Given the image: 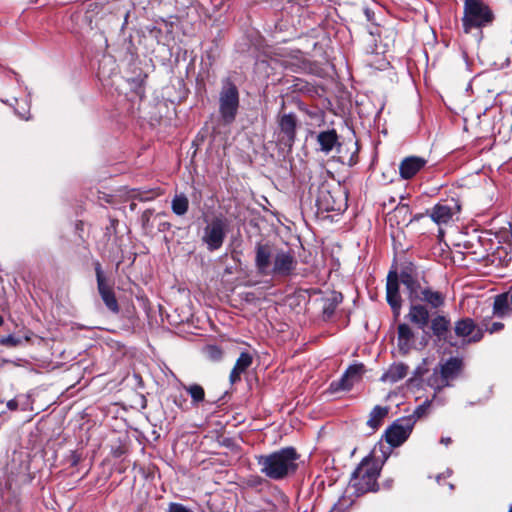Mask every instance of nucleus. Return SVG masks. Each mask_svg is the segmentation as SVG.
<instances>
[{
    "label": "nucleus",
    "mask_w": 512,
    "mask_h": 512,
    "mask_svg": "<svg viewBox=\"0 0 512 512\" xmlns=\"http://www.w3.org/2000/svg\"><path fill=\"white\" fill-rule=\"evenodd\" d=\"M399 280L408 291L410 302L425 301L433 308L441 307L444 304V296L440 292L422 287L409 272L403 271L398 276L397 272L391 271L387 276L386 296L389 305L397 315L400 313L402 306Z\"/></svg>",
    "instance_id": "obj_1"
},
{
    "label": "nucleus",
    "mask_w": 512,
    "mask_h": 512,
    "mask_svg": "<svg viewBox=\"0 0 512 512\" xmlns=\"http://www.w3.org/2000/svg\"><path fill=\"white\" fill-rule=\"evenodd\" d=\"M298 455L294 448H283L268 455L258 457L260 471L270 479L279 480L294 473Z\"/></svg>",
    "instance_id": "obj_2"
},
{
    "label": "nucleus",
    "mask_w": 512,
    "mask_h": 512,
    "mask_svg": "<svg viewBox=\"0 0 512 512\" xmlns=\"http://www.w3.org/2000/svg\"><path fill=\"white\" fill-rule=\"evenodd\" d=\"M379 473L380 468L377 462L372 458H364L354 471L350 485L359 494L376 491L378 488L377 479Z\"/></svg>",
    "instance_id": "obj_3"
},
{
    "label": "nucleus",
    "mask_w": 512,
    "mask_h": 512,
    "mask_svg": "<svg viewBox=\"0 0 512 512\" xmlns=\"http://www.w3.org/2000/svg\"><path fill=\"white\" fill-rule=\"evenodd\" d=\"M238 108V89L230 81H225L219 94V112L222 120L227 124L232 123L235 120Z\"/></svg>",
    "instance_id": "obj_4"
},
{
    "label": "nucleus",
    "mask_w": 512,
    "mask_h": 512,
    "mask_svg": "<svg viewBox=\"0 0 512 512\" xmlns=\"http://www.w3.org/2000/svg\"><path fill=\"white\" fill-rule=\"evenodd\" d=\"M462 361L458 358H450L439 369H435L428 378L427 384L435 390L449 386L450 381L454 380L460 373Z\"/></svg>",
    "instance_id": "obj_5"
},
{
    "label": "nucleus",
    "mask_w": 512,
    "mask_h": 512,
    "mask_svg": "<svg viewBox=\"0 0 512 512\" xmlns=\"http://www.w3.org/2000/svg\"><path fill=\"white\" fill-rule=\"evenodd\" d=\"M489 8L478 0H465V17L463 19L465 31L471 27H480L492 21Z\"/></svg>",
    "instance_id": "obj_6"
},
{
    "label": "nucleus",
    "mask_w": 512,
    "mask_h": 512,
    "mask_svg": "<svg viewBox=\"0 0 512 512\" xmlns=\"http://www.w3.org/2000/svg\"><path fill=\"white\" fill-rule=\"evenodd\" d=\"M228 223L223 218H214L204 228L202 241L206 244L208 250L214 251L219 249L226 237Z\"/></svg>",
    "instance_id": "obj_7"
},
{
    "label": "nucleus",
    "mask_w": 512,
    "mask_h": 512,
    "mask_svg": "<svg viewBox=\"0 0 512 512\" xmlns=\"http://www.w3.org/2000/svg\"><path fill=\"white\" fill-rule=\"evenodd\" d=\"M414 424L412 418L397 420L386 430V441L394 447L400 446L411 434Z\"/></svg>",
    "instance_id": "obj_8"
},
{
    "label": "nucleus",
    "mask_w": 512,
    "mask_h": 512,
    "mask_svg": "<svg viewBox=\"0 0 512 512\" xmlns=\"http://www.w3.org/2000/svg\"><path fill=\"white\" fill-rule=\"evenodd\" d=\"M96 278H97V287L98 292L105 303L106 307L113 313L119 312V306L117 299L115 297L114 291L112 287L106 282V279L103 275L102 269L98 264L96 266Z\"/></svg>",
    "instance_id": "obj_9"
},
{
    "label": "nucleus",
    "mask_w": 512,
    "mask_h": 512,
    "mask_svg": "<svg viewBox=\"0 0 512 512\" xmlns=\"http://www.w3.org/2000/svg\"><path fill=\"white\" fill-rule=\"evenodd\" d=\"M459 210L460 205L454 200L450 203H439L432 208L430 217L436 224L443 225L449 223Z\"/></svg>",
    "instance_id": "obj_10"
},
{
    "label": "nucleus",
    "mask_w": 512,
    "mask_h": 512,
    "mask_svg": "<svg viewBox=\"0 0 512 512\" xmlns=\"http://www.w3.org/2000/svg\"><path fill=\"white\" fill-rule=\"evenodd\" d=\"M364 373V366L362 364H356L350 366L342 378L338 382L331 383V389L337 390H350L353 385L360 381Z\"/></svg>",
    "instance_id": "obj_11"
},
{
    "label": "nucleus",
    "mask_w": 512,
    "mask_h": 512,
    "mask_svg": "<svg viewBox=\"0 0 512 512\" xmlns=\"http://www.w3.org/2000/svg\"><path fill=\"white\" fill-rule=\"evenodd\" d=\"M455 334L467 342H476L482 338V332L476 327L473 320L461 319L455 323Z\"/></svg>",
    "instance_id": "obj_12"
},
{
    "label": "nucleus",
    "mask_w": 512,
    "mask_h": 512,
    "mask_svg": "<svg viewBox=\"0 0 512 512\" xmlns=\"http://www.w3.org/2000/svg\"><path fill=\"white\" fill-rule=\"evenodd\" d=\"M295 265L296 261L291 253L279 251L274 255V266L271 273L285 276L294 270Z\"/></svg>",
    "instance_id": "obj_13"
},
{
    "label": "nucleus",
    "mask_w": 512,
    "mask_h": 512,
    "mask_svg": "<svg viewBox=\"0 0 512 512\" xmlns=\"http://www.w3.org/2000/svg\"><path fill=\"white\" fill-rule=\"evenodd\" d=\"M272 248L267 244H258L256 247L255 264L261 274L271 273Z\"/></svg>",
    "instance_id": "obj_14"
},
{
    "label": "nucleus",
    "mask_w": 512,
    "mask_h": 512,
    "mask_svg": "<svg viewBox=\"0 0 512 512\" xmlns=\"http://www.w3.org/2000/svg\"><path fill=\"white\" fill-rule=\"evenodd\" d=\"M426 164L422 157L410 156L402 160L399 165V173L403 179H410L415 176Z\"/></svg>",
    "instance_id": "obj_15"
},
{
    "label": "nucleus",
    "mask_w": 512,
    "mask_h": 512,
    "mask_svg": "<svg viewBox=\"0 0 512 512\" xmlns=\"http://www.w3.org/2000/svg\"><path fill=\"white\" fill-rule=\"evenodd\" d=\"M406 318L418 328L424 329L429 322V312L423 305L411 302Z\"/></svg>",
    "instance_id": "obj_16"
},
{
    "label": "nucleus",
    "mask_w": 512,
    "mask_h": 512,
    "mask_svg": "<svg viewBox=\"0 0 512 512\" xmlns=\"http://www.w3.org/2000/svg\"><path fill=\"white\" fill-rule=\"evenodd\" d=\"M252 361L253 357L248 352H242L240 354L229 376L232 384L240 380L241 374L251 366Z\"/></svg>",
    "instance_id": "obj_17"
},
{
    "label": "nucleus",
    "mask_w": 512,
    "mask_h": 512,
    "mask_svg": "<svg viewBox=\"0 0 512 512\" xmlns=\"http://www.w3.org/2000/svg\"><path fill=\"white\" fill-rule=\"evenodd\" d=\"M414 333L411 327L402 323L398 326V347L403 353H407L413 345Z\"/></svg>",
    "instance_id": "obj_18"
},
{
    "label": "nucleus",
    "mask_w": 512,
    "mask_h": 512,
    "mask_svg": "<svg viewBox=\"0 0 512 512\" xmlns=\"http://www.w3.org/2000/svg\"><path fill=\"white\" fill-rule=\"evenodd\" d=\"M407 374L408 366L403 363H395L381 376V381L393 384L402 380Z\"/></svg>",
    "instance_id": "obj_19"
},
{
    "label": "nucleus",
    "mask_w": 512,
    "mask_h": 512,
    "mask_svg": "<svg viewBox=\"0 0 512 512\" xmlns=\"http://www.w3.org/2000/svg\"><path fill=\"white\" fill-rule=\"evenodd\" d=\"M320 150L325 154L330 153L338 144V136L335 130L322 131L317 135Z\"/></svg>",
    "instance_id": "obj_20"
},
{
    "label": "nucleus",
    "mask_w": 512,
    "mask_h": 512,
    "mask_svg": "<svg viewBox=\"0 0 512 512\" xmlns=\"http://www.w3.org/2000/svg\"><path fill=\"white\" fill-rule=\"evenodd\" d=\"M279 127L286 140L292 143L295 139L296 117L293 114L283 115L279 120Z\"/></svg>",
    "instance_id": "obj_21"
},
{
    "label": "nucleus",
    "mask_w": 512,
    "mask_h": 512,
    "mask_svg": "<svg viewBox=\"0 0 512 512\" xmlns=\"http://www.w3.org/2000/svg\"><path fill=\"white\" fill-rule=\"evenodd\" d=\"M509 298L507 293L497 295L494 300L493 312L496 316L503 317L510 311Z\"/></svg>",
    "instance_id": "obj_22"
},
{
    "label": "nucleus",
    "mask_w": 512,
    "mask_h": 512,
    "mask_svg": "<svg viewBox=\"0 0 512 512\" xmlns=\"http://www.w3.org/2000/svg\"><path fill=\"white\" fill-rule=\"evenodd\" d=\"M387 414V407L375 406L369 415L367 425L373 430H376L381 425L382 420L385 418Z\"/></svg>",
    "instance_id": "obj_23"
},
{
    "label": "nucleus",
    "mask_w": 512,
    "mask_h": 512,
    "mask_svg": "<svg viewBox=\"0 0 512 512\" xmlns=\"http://www.w3.org/2000/svg\"><path fill=\"white\" fill-rule=\"evenodd\" d=\"M450 326L449 320L444 316H437L432 320L431 329L438 337L444 336Z\"/></svg>",
    "instance_id": "obj_24"
},
{
    "label": "nucleus",
    "mask_w": 512,
    "mask_h": 512,
    "mask_svg": "<svg viewBox=\"0 0 512 512\" xmlns=\"http://www.w3.org/2000/svg\"><path fill=\"white\" fill-rule=\"evenodd\" d=\"M188 198L183 195H176L172 200V210L176 215H184L188 210Z\"/></svg>",
    "instance_id": "obj_25"
},
{
    "label": "nucleus",
    "mask_w": 512,
    "mask_h": 512,
    "mask_svg": "<svg viewBox=\"0 0 512 512\" xmlns=\"http://www.w3.org/2000/svg\"><path fill=\"white\" fill-rule=\"evenodd\" d=\"M30 339H31V336L29 333H27L23 338L16 337L13 335H8V336L0 338V344L4 345V346H9V347H16V346L21 345L23 343V341L29 342Z\"/></svg>",
    "instance_id": "obj_26"
},
{
    "label": "nucleus",
    "mask_w": 512,
    "mask_h": 512,
    "mask_svg": "<svg viewBox=\"0 0 512 512\" xmlns=\"http://www.w3.org/2000/svg\"><path fill=\"white\" fill-rule=\"evenodd\" d=\"M185 390L191 396L195 404H198L199 402H202L204 400L205 392L202 386L198 384H193L185 386Z\"/></svg>",
    "instance_id": "obj_27"
},
{
    "label": "nucleus",
    "mask_w": 512,
    "mask_h": 512,
    "mask_svg": "<svg viewBox=\"0 0 512 512\" xmlns=\"http://www.w3.org/2000/svg\"><path fill=\"white\" fill-rule=\"evenodd\" d=\"M127 81L131 85L132 90H134L138 95L142 94L141 86L144 81V76H142L141 73L137 75V78H129Z\"/></svg>",
    "instance_id": "obj_28"
},
{
    "label": "nucleus",
    "mask_w": 512,
    "mask_h": 512,
    "mask_svg": "<svg viewBox=\"0 0 512 512\" xmlns=\"http://www.w3.org/2000/svg\"><path fill=\"white\" fill-rule=\"evenodd\" d=\"M431 405V402L430 401H425L423 404L419 405L413 412V414L411 416H409L408 418H412L414 419L415 421L419 418H421L423 415L426 414L427 410L429 409Z\"/></svg>",
    "instance_id": "obj_29"
},
{
    "label": "nucleus",
    "mask_w": 512,
    "mask_h": 512,
    "mask_svg": "<svg viewBox=\"0 0 512 512\" xmlns=\"http://www.w3.org/2000/svg\"><path fill=\"white\" fill-rule=\"evenodd\" d=\"M207 352H208L209 356H210L212 359H215V360L219 359V358L221 357V354H222V353H221V350H220V349H218V348H217V347H215V346H209V347L207 348Z\"/></svg>",
    "instance_id": "obj_30"
},
{
    "label": "nucleus",
    "mask_w": 512,
    "mask_h": 512,
    "mask_svg": "<svg viewBox=\"0 0 512 512\" xmlns=\"http://www.w3.org/2000/svg\"><path fill=\"white\" fill-rule=\"evenodd\" d=\"M162 194V191L160 189H154L148 193V195L143 200H151L154 199Z\"/></svg>",
    "instance_id": "obj_31"
},
{
    "label": "nucleus",
    "mask_w": 512,
    "mask_h": 512,
    "mask_svg": "<svg viewBox=\"0 0 512 512\" xmlns=\"http://www.w3.org/2000/svg\"><path fill=\"white\" fill-rule=\"evenodd\" d=\"M503 328V324L500 322H495L492 324L491 328L489 329L490 333H494L496 331H499Z\"/></svg>",
    "instance_id": "obj_32"
},
{
    "label": "nucleus",
    "mask_w": 512,
    "mask_h": 512,
    "mask_svg": "<svg viewBox=\"0 0 512 512\" xmlns=\"http://www.w3.org/2000/svg\"><path fill=\"white\" fill-rule=\"evenodd\" d=\"M18 407V402L16 399H11L7 402V408L10 410H16Z\"/></svg>",
    "instance_id": "obj_33"
},
{
    "label": "nucleus",
    "mask_w": 512,
    "mask_h": 512,
    "mask_svg": "<svg viewBox=\"0 0 512 512\" xmlns=\"http://www.w3.org/2000/svg\"><path fill=\"white\" fill-rule=\"evenodd\" d=\"M325 209H326V210H339V209H340V207H336L334 204H329V203H327V204L325 205Z\"/></svg>",
    "instance_id": "obj_34"
},
{
    "label": "nucleus",
    "mask_w": 512,
    "mask_h": 512,
    "mask_svg": "<svg viewBox=\"0 0 512 512\" xmlns=\"http://www.w3.org/2000/svg\"><path fill=\"white\" fill-rule=\"evenodd\" d=\"M440 442L447 446L451 443V438L450 437H442Z\"/></svg>",
    "instance_id": "obj_35"
},
{
    "label": "nucleus",
    "mask_w": 512,
    "mask_h": 512,
    "mask_svg": "<svg viewBox=\"0 0 512 512\" xmlns=\"http://www.w3.org/2000/svg\"><path fill=\"white\" fill-rule=\"evenodd\" d=\"M329 512H342V511L336 507H333Z\"/></svg>",
    "instance_id": "obj_36"
},
{
    "label": "nucleus",
    "mask_w": 512,
    "mask_h": 512,
    "mask_svg": "<svg viewBox=\"0 0 512 512\" xmlns=\"http://www.w3.org/2000/svg\"><path fill=\"white\" fill-rule=\"evenodd\" d=\"M420 374H421L420 370L417 369L416 372H415V375H420Z\"/></svg>",
    "instance_id": "obj_37"
},
{
    "label": "nucleus",
    "mask_w": 512,
    "mask_h": 512,
    "mask_svg": "<svg viewBox=\"0 0 512 512\" xmlns=\"http://www.w3.org/2000/svg\"><path fill=\"white\" fill-rule=\"evenodd\" d=\"M3 324V318L0 316V326Z\"/></svg>",
    "instance_id": "obj_38"
},
{
    "label": "nucleus",
    "mask_w": 512,
    "mask_h": 512,
    "mask_svg": "<svg viewBox=\"0 0 512 512\" xmlns=\"http://www.w3.org/2000/svg\"><path fill=\"white\" fill-rule=\"evenodd\" d=\"M509 512H512V507L510 508Z\"/></svg>",
    "instance_id": "obj_39"
}]
</instances>
